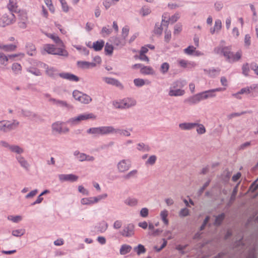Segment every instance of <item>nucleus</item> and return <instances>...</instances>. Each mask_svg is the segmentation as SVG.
Masks as SVG:
<instances>
[{
  "instance_id": "nucleus-1",
  "label": "nucleus",
  "mask_w": 258,
  "mask_h": 258,
  "mask_svg": "<svg viewBox=\"0 0 258 258\" xmlns=\"http://www.w3.org/2000/svg\"><path fill=\"white\" fill-rule=\"evenodd\" d=\"M64 47H56L53 44H46L44 45V50L48 54L68 57L69 53Z\"/></svg>"
},
{
  "instance_id": "nucleus-2",
  "label": "nucleus",
  "mask_w": 258,
  "mask_h": 258,
  "mask_svg": "<svg viewBox=\"0 0 258 258\" xmlns=\"http://www.w3.org/2000/svg\"><path fill=\"white\" fill-rule=\"evenodd\" d=\"M19 122L13 120V122L9 120H3L0 121V132L7 133L15 130L19 125Z\"/></svg>"
},
{
  "instance_id": "nucleus-3",
  "label": "nucleus",
  "mask_w": 258,
  "mask_h": 258,
  "mask_svg": "<svg viewBox=\"0 0 258 258\" xmlns=\"http://www.w3.org/2000/svg\"><path fill=\"white\" fill-rule=\"evenodd\" d=\"M15 17L13 13H11L10 15L5 14L0 19V26L5 27L6 26L14 23L15 21Z\"/></svg>"
},
{
  "instance_id": "nucleus-4",
  "label": "nucleus",
  "mask_w": 258,
  "mask_h": 258,
  "mask_svg": "<svg viewBox=\"0 0 258 258\" xmlns=\"http://www.w3.org/2000/svg\"><path fill=\"white\" fill-rule=\"evenodd\" d=\"M40 66L45 69V74L48 77L55 79L57 76H58L59 73H58V70L54 67H49L45 63H41Z\"/></svg>"
},
{
  "instance_id": "nucleus-5",
  "label": "nucleus",
  "mask_w": 258,
  "mask_h": 258,
  "mask_svg": "<svg viewBox=\"0 0 258 258\" xmlns=\"http://www.w3.org/2000/svg\"><path fill=\"white\" fill-rule=\"evenodd\" d=\"M134 225L133 224H128L124 226L123 229L120 231V234L126 237H129L134 235Z\"/></svg>"
},
{
  "instance_id": "nucleus-6",
  "label": "nucleus",
  "mask_w": 258,
  "mask_h": 258,
  "mask_svg": "<svg viewBox=\"0 0 258 258\" xmlns=\"http://www.w3.org/2000/svg\"><path fill=\"white\" fill-rule=\"evenodd\" d=\"M58 177L59 180L61 182H63L66 181L73 182L77 181L79 178V177L77 175H76L73 174H60L58 175Z\"/></svg>"
},
{
  "instance_id": "nucleus-7",
  "label": "nucleus",
  "mask_w": 258,
  "mask_h": 258,
  "mask_svg": "<svg viewBox=\"0 0 258 258\" xmlns=\"http://www.w3.org/2000/svg\"><path fill=\"white\" fill-rule=\"evenodd\" d=\"M201 100H202V96L199 93L186 98L183 102L188 105H193L198 104Z\"/></svg>"
},
{
  "instance_id": "nucleus-8",
  "label": "nucleus",
  "mask_w": 258,
  "mask_h": 258,
  "mask_svg": "<svg viewBox=\"0 0 258 258\" xmlns=\"http://www.w3.org/2000/svg\"><path fill=\"white\" fill-rule=\"evenodd\" d=\"M117 167L119 172H125L131 167L130 161L127 160L123 159L118 163Z\"/></svg>"
},
{
  "instance_id": "nucleus-9",
  "label": "nucleus",
  "mask_w": 258,
  "mask_h": 258,
  "mask_svg": "<svg viewBox=\"0 0 258 258\" xmlns=\"http://www.w3.org/2000/svg\"><path fill=\"white\" fill-rule=\"evenodd\" d=\"M20 112L21 116L25 117H28L32 120H34L39 118L37 114L29 110L21 109Z\"/></svg>"
},
{
  "instance_id": "nucleus-10",
  "label": "nucleus",
  "mask_w": 258,
  "mask_h": 258,
  "mask_svg": "<svg viewBox=\"0 0 258 258\" xmlns=\"http://www.w3.org/2000/svg\"><path fill=\"white\" fill-rule=\"evenodd\" d=\"M102 80L107 84L115 86L121 89L123 88L122 84L116 79L109 77H103L102 78Z\"/></svg>"
},
{
  "instance_id": "nucleus-11",
  "label": "nucleus",
  "mask_w": 258,
  "mask_h": 258,
  "mask_svg": "<svg viewBox=\"0 0 258 258\" xmlns=\"http://www.w3.org/2000/svg\"><path fill=\"white\" fill-rule=\"evenodd\" d=\"M58 76H59L62 79L73 82H78L80 80L78 76L70 73H61L58 74Z\"/></svg>"
},
{
  "instance_id": "nucleus-12",
  "label": "nucleus",
  "mask_w": 258,
  "mask_h": 258,
  "mask_svg": "<svg viewBox=\"0 0 258 258\" xmlns=\"http://www.w3.org/2000/svg\"><path fill=\"white\" fill-rule=\"evenodd\" d=\"M49 102H51L53 104L61 107H65L67 108H72V106L70 104H69L66 101L57 100L53 98H50L49 99Z\"/></svg>"
},
{
  "instance_id": "nucleus-13",
  "label": "nucleus",
  "mask_w": 258,
  "mask_h": 258,
  "mask_svg": "<svg viewBox=\"0 0 258 258\" xmlns=\"http://www.w3.org/2000/svg\"><path fill=\"white\" fill-rule=\"evenodd\" d=\"M241 51H238L235 54L231 51L230 54H229V58H226V60L230 63H232L239 60L241 57Z\"/></svg>"
},
{
  "instance_id": "nucleus-14",
  "label": "nucleus",
  "mask_w": 258,
  "mask_h": 258,
  "mask_svg": "<svg viewBox=\"0 0 258 258\" xmlns=\"http://www.w3.org/2000/svg\"><path fill=\"white\" fill-rule=\"evenodd\" d=\"M123 109L129 108L134 106L136 104V101L131 98H127L122 99Z\"/></svg>"
},
{
  "instance_id": "nucleus-15",
  "label": "nucleus",
  "mask_w": 258,
  "mask_h": 258,
  "mask_svg": "<svg viewBox=\"0 0 258 258\" xmlns=\"http://www.w3.org/2000/svg\"><path fill=\"white\" fill-rule=\"evenodd\" d=\"M246 258H258V242L255 244L252 248L249 250Z\"/></svg>"
},
{
  "instance_id": "nucleus-16",
  "label": "nucleus",
  "mask_w": 258,
  "mask_h": 258,
  "mask_svg": "<svg viewBox=\"0 0 258 258\" xmlns=\"http://www.w3.org/2000/svg\"><path fill=\"white\" fill-rule=\"evenodd\" d=\"M198 125V123L183 122L179 124V127L182 130H190L194 128Z\"/></svg>"
},
{
  "instance_id": "nucleus-17",
  "label": "nucleus",
  "mask_w": 258,
  "mask_h": 258,
  "mask_svg": "<svg viewBox=\"0 0 258 258\" xmlns=\"http://www.w3.org/2000/svg\"><path fill=\"white\" fill-rule=\"evenodd\" d=\"M16 158L22 167L26 170H29V164L23 156L21 155L17 156Z\"/></svg>"
},
{
  "instance_id": "nucleus-18",
  "label": "nucleus",
  "mask_w": 258,
  "mask_h": 258,
  "mask_svg": "<svg viewBox=\"0 0 258 258\" xmlns=\"http://www.w3.org/2000/svg\"><path fill=\"white\" fill-rule=\"evenodd\" d=\"M222 28V22L219 19H217L215 22L214 26L211 28L210 33L214 34L215 32L219 33Z\"/></svg>"
},
{
  "instance_id": "nucleus-19",
  "label": "nucleus",
  "mask_w": 258,
  "mask_h": 258,
  "mask_svg": "<svg viewBox=\"0 0 258 258\" xmlns=\"http://www.w3.org/2000/svg\"><path fill=\"white\" fill-rule=\"evenodd\" d=\"M111 41L116 46L122 47L125 45L126 40H124V38H119L117 37H112L111 38Z\"/></svg>"
},
{
  "instance_id": "nucleus-20",
  "label": "nucleus",
  "mask_w": 258,
  "mask_h": 258,
  "mask_svg": "<svg viewBox=\"0 0 258 258\" xmlns=\"http://www.w3.org/2000/svg\"><path fill=\"white\" fill-rule=\"evenodd\" d=\"M202 100H205L209 98H213L216 96V94L214 93L213 89L207 90L201 92Z\"/></svg>"
},
{
  "instance_id": "nucleus-21",
  "label": "nucleus",
  "mask_w": 258,
  "mask_h": 258,
  "mask_svg": "<svg viewBox=\"0 0 258 258\" xmlns=\"http://www.w3.org/2000/svg\"><path fill=\"white\" fill-rule=\"evenodd\" d=\"M108 226V225L107 222L105 221H102L96 226L95 228L97 231L103 233L107 230Z\"/></svg>"
},
{
  "instance_id": "nucleus-22",
  "label": "nucleus",
  "mask_w": 258,
  "mask_h": 258,
  "mask_svg": "<svg viewBox=\"0 0 258 258\" xmlns=\"http://www.w3.org/2000/svg\"><path fill=\"white\" fill-rule=\"evenodd\" d=\"M185 94V91L181 89L176 90H169L168 95L171 97H177L183 96Z\"/></svg>"
},
{
  "instance_id": "nucleus-23",
  "label": "nucleus",
  "mask_w": 258,
  "mask_h": 258,
  "mask_svg": "<svg viewBox=\"0 0 258 258\" xmlns=\"http://www.w3.org/2000/svg\"><path fill=\"white\" fill-rule=\"evenodd\" d=\"M62 122L57 121L52 124V129L53 132H55L59 134L62 133Z\"/></svg>"
},
{
  "instance_id": "nucleus-24",
  "label": "nucleus",
  "mask_w": 258,
  "mask_h": 258,
  "mask_svg": "<svg viewBox=\"0 0 258 258\" xmlns=\"http://www.w3.org/2000/svg\"><path fill=\"white\" fill-rule=\"evenodd\" d=\"M101 135H105L109 134H114V128L112 126H101Z\"/></svg>"
},
{
  "instance_id": "nucleus-25",
  "label": "nucleus",
  "mask_w": 258,
  "mask_h": 258,
  "mask_svg": "<svg viewBox=\"0 0 258 258\" xmlns=\"http://www.w3.org/2000/svg\"><path fill=\"white\" fill-rule=\"evenodd\" d=\"M47 36L53 40V41L59 47H64V45L59 37L54 34H49Z\"/></svg>"
},
{
  "instance_id": "nucleus-26",
  "label": "nucleus",
  "mask_w": 258,
  "mask_h": 258,
  "mask_svg": "<svg viewBox=\"0 0 258 258\" xmlns=\"http://www.w3.org/2000/svg\"><path fill=\"white\" fill-rule=\"evenodd\" d=\"M81 121L84 120H87L89 119L94 120L96 119V115L92 113H84L80 114Z\"/></svg>"
},
{
  "instance_id": "nucleus-27",
  "label": "nucleus",
  "mask_w": 258,
  "mask_h": 258,
  "mask_svg": "<svg viewBox=\"0 0 258 258\" xmlns=\"http://www.w3.org/2000/svg\"><path fill=\"white\" fill-rule=\"evenodd\" d=\"M104 45V41L103 40H101L93 42L92 47L95 51H98L102 49Z\"/></svg>"
},
{
  "instance_id": "nucleus-28",
  "label": "nucleus",
  "mask_w": 258,
  "mask_h": 258,
  "mask_svg": "<svg viewBox=\"0 0 258 258\" xmlns=\"http://www.w3.org/2000/svg\"><path fill=\"white\" fill-rule=\"evenodd\" d=\"M140 73L144 75H153L154 74V71L151 67L143 66L140 70Z\"/></svg>"
},
{
  "instance_id": "nucleus-29",
  "label": "nucleus",
  "mask_w": 258,
  "mask_h": 258,
  "mask_svg": "<svg viewBox=\"0 0 258 258\" xmlns=\"http://www.w3.org/2000/svg\"><path fill=\"white\" fill-rule=\"evenodd\" d=\"M132 249L131 245L127 244H122L120 248L119 252L121 255H125L129 253Z\"/></svg>"
},
{
  "instance_id": "nucleus-30",
  "label": "nucleus",
  "mask_w": 258,
  "mask_h": 258,
  "mask_svg": "<svg viewBox=\"0 0 258 258\" xmlns=\"http://www.w3.org/2000/svg\"><path fill=\"white\" fill-rule=\"evenodd\" d=\"M27 54L30 56H33L35 54V46L31 43H29L26 46Z\"/></svg>"
},
{
  "instance_id": "nucleus-31",
  "label": "nucleus",
  "mask_w": 258,
  "mask_h": 258,
  "mask_svg": "<svg viewBox=\"0 0 258 258\" xmlns=\"http://www.w3.org/2000/svg\"><path fill=\"white\" fill-rule=\"evenodd\" d=\"M87 133L92 134L95 136L101 135V126L96 127H91L87 130Z\"/></svg>"
},
{
  "instance_id": "nucleus-32",
  "label": "nucleus",
  "mask_w": 258,
  "mask_h": 258,
  "mask_svg": "<svg viewBox=\"0 0 258 258\" xmlns=\"http://www.w3.org/2000/svg\"><path fill=\"white\" fill-rule=\"evenodd\" d=\"M81 122L80 114L77 116L72 117L68 120L67 122L71 125H76Z\"/></svg>"
},
{
  "instance_id": "nucleus-33",
  "label": "nucleus",
  "mask_w": 258,
  "mask_h": 258,
  "mask_svg": "<svg viewBox=\"0 0 258 258\" xmlns=\"http://www.w3.org/2000/svg\"><path fill=\"white\" fill-rule=\"evenodd\" d=\"M81 98H80L79 102L84 104H89L92 101L91 97L86 94L82 93Z\"/></svg>"
},
{
  "instance_id": "nucleus-34",
  "label": "nucleus",
  "mask_w": 258,
  "mask_h": 258,
  "mask_svg": "<svg viewBox=\"0 0 258 258\" xmlns=\"http://www.w3.org/2000/svg\"><path fill=\"white\" fill-rule=\"evenodd\" d=\"M8 8L12 12H16L17 11V6L16 0H9L8 4Z\"/></svg>"
},
{
  "instance_id": "nucleus-35",
  "label": "nucleus",
  "mask_w": 258,
  "mask_h": 258,
  "mask_svg": "<svg viewBox=\"0 0 258 258\" xmlns=\"http://www.w3.org/2000/svg\"><path fill=\"white\" fill-rule=\"evenodd\" d=\"M220 70L217 69L212 68L211 69H204L205 74L209 75L210 77H214L218 74L220 72Z\"/></svg>"
},
{
  "instance_id": "nucleus-36",
  "label": "nucleus",
  "mask_w": 258,
  "mask_h": 258,
  "mask_svg": "<svg viewBox=\"0 0 258 258\" xmlns=\"http://www.w3.org/2000/svg\"><path fill=\"white\" fill-rule=\"evenodd\" d=\"M16 45L10 44L7 45H2L0 44V49H3L6 51H12L15 50Z\"/></svg>"
},
{
  "instance_id": "nucleus-37",
  "label": "nucleus",
  "mask_w": 258,
  "mask_h": 258,
  "mask_svg": "<svg viewBox=\"0 0 258 258\" xmlns=\"http://www.w3.org/2000/svg\"><path fill=\"white\" fill-rule=\"evenodd\" d=\"M81 203L84 205H91L95 204L93 197L83 198L81 200Z\"/></svg>"
},
{
  "instance_id": "nucleus-38",
  "label": "nucleus",
  "mask_w": 258,
  "mask_h": 258,
  "mask_svg": "<svg viewBox=\"0 0 258 258\" xmlns=\"http://www.w3.org/2000/svg\"><path fill=\"white\" fill-rule=\"evenodd\" d=\"M184 84L182 81H176L172 83L170 87L169 90H176L178 88H182L184 86Z\"/></svg>"
},
{
  "instance_id": "nucleus-39",
  "label": "nucleus",
  "mask_w": 258,
  "mask_h": 258,
  "mask_svg": "<svg viewBox=\"0 0 258 258\" xmlns=\"http://www.w3.org/2000/svg\"><path fill=\"white\" fill-rule=\"evenodd\" d=\"M137 149L143 152H149L150 151L151 148L148 145L141 143L137 144Z\"/></svg>"
},
{
  "instance_id": "nucleus-40",
  "label": "nucleus",
  "mask_w": 258,
  "mask_h": 258,
  "mask_svg": "<svg viewBox=\"0 0 258 258\" xmlns=\"http://www.w3.org/2000/svg\"><path fill=\"white\" fill-rule=\"evenodd\" d=\"M168 212L166 210H163L160 213V217L165 225H167L169 224L168 220L167 217Z\"/></svg>"
},
{
  "instance_id": "nucleus-41",
  "label": "nucleus",
  "mask_w": 258,
  "mask_h": 258,
  "mask_svg": "<svg viewBox=\"0 0 258 258\" xmlns=\"http://www.w3.org/2000/svg\"><path fill=\"white\" fill-rule=\"evenodd\" d=\"M134 249V251L137 252L138 255L144 253L146 251V249L144 246L141 244H139L137 246L135 247Z\"/></svg>"
},
{
  "instance_id": "nucleus-42",
  "label": "nucleus",
  "mask_w": 258,
  "mask_h": 258,
  "mask_svg": "<svg viewBox=\"0 0 258 258\" xmlns=\"http://www.w3.org/2000/svg\"><path fill=\"white\" fill-rule=\"evenodd\" d=\"M169 67L168 63L166 62L162 63L160 68L161 73L163 75L166 74L169 71Z\"/></svg>"
},
{
  "instance_id": "nucleus-43",
  "label": "nucleus",
  "mask_w": 258,
  "mask_h": 258,
  "mask_svg": "<svg viewBox=\"0 0 258 258\" xmlns=\"http://www.w3.org/2000/svg\"><path fill=\"white\" fill-rule=\"evenodd\" d=\"M114 134H118L120 135L129 137L131 135V134L129 131L126 130H121L120 128H114Z\"/></svg>"
},
{
  "instance_id": "nucleus-44",
  "label": "nucleus",
  "mask_w": 258,
  "mask_h": 258,
  "mask_svg": "<svg viewBox=\"0 0 258 258\" xmlns=\"http://www.w3.org/2000/svg\"><path fill=\"white\" fill-rule=\"evenodd\" d=\"M12 69L14 73L17 75L21 73L22 67L21 64L18 63H14L12 66Z\"/></svg>"
},
{
  "instance_id": "nucleus-45",
  "label": "nucleus",
  "mask_w": 258,
  "mask_h": 258,
  "mask_svg": "<svg viewBox=\"0 0 258 258\" xmlns=\"http://www.w3.org/2000/svg\"><path fill=\"white\" fill-rule=\"evenodd\" d=\"M225 218L224 213H222L218 215L216 217L215 220L214 222V225L216 226H219L221 224L222 221Z\"/></svg>"
},
{
  "instance_id": "nucleus-46",
  "label": "nucleus",
  "mask_w": 258,
  "mask_h": 258,
  "mask_svg": "<svg viewBox=\"0 0 258 258\" xmlns=\"http://www.w3.org/2000/svg\"><path fill=\"white\" fill-rule=\"evenodd\" d=\"M10 150L11 152L19 154H22L24 152V150L22 148L17 145H12L10 147Z\"/></svg>"
},
{
  "instance_id": "nucleus-47",
  "label": "nucleus",
  "mask_w": 258,
  "mask_h": 258,
  "mask_svg": "<svg viewBox=\"0 0 258 258\" xmlns=\"http://www.w3.org/2000/svg\"><path fill=\"white\" fill-rule=\"evenodd\" d=\"M124 203L130 206H135L138 204V200L135 198H128L124 201Z\"/></svg>"
},
{
  "instance_id": "nucleus-48",
  "label": "nucleus",
  "mask_w": 258,
  "mask_h": 258,
  "mask_svg": "<svg viewBox=\"0 0 258 258\" xmlns=\"http://www.w3.org/2000/svg\"><path fill=\"white\" fill-rule=\"evenodd\" d=\"M113 47L112 45L106 43L105 45L104 51L107 55H111L113 53Z\"/></svg>"
},
{
  "instance_id": "nucleus-49",
  "label": "nucleus",
  "mask_w": 258,
  "mask_h": 258,
  "mask_svg": "<svg viewBox=\"0 0 258 258\" xmlns=\"http://www.w3.org/2000/svg\"><path fill=\"white\" fill-rule=\"evenodd\" d=\"M151 13L150 8L147 6H143L140 10V13L143 16H146Z\"/></svg>"
},
{
  "instance_id": "nucleus-50",
  "label": "nucleus",
  "mask_w": 258,
  "mask_h": 258,
  "mask_svg": "<svg viewBox=\"0 0 258 258\" xmlns=\"http://www.w3.org/2000/svg\"><path fill=\"white\" fill-rule=\"evenodd\" d=\"M25 233V230L24 229H17L13 230L12 232V234L14 236L16 237H21Z\"/></svg>"
},
{
  "instance_id": "nucleus-51",
  "label": "nucleus",
  "mask_w": 258,
  "mask_h": 258,
  "mask_svg": "<svg viewBox=\"0 0 258 258\" xmlns=\"http://www.w3.org/2000/svg\"><path fill=\"white\" fill-rule=\"evenodd\" d=\"M196 49V48L194 46L190 45V46H188L187 48H186L185 49H184L183 50V51L185 54H186L187 55H193L194 53H195Z\"/></svg>"
},
{
  "instance_id": "nucleus-52",
  "label": "nucleus",
  "mask_w": 258,
  "mask_h": 258,
  "mask_svg": "<svg viewBox=\"0 0 258 258\" xmlns=\"http://www.w3.org/2000/svg\"><path fill=\"white\" fill-rule=\"evenodd\" d=\"M231 52V48L230 46H224L223 48L222 54L225 58H229V54H230V52Z\"/></svg>"
},
{
  "instance_id": "nucleus-53",
  "label": "nucleus",
  "mask_w": 258,
  "mask_h": 258,
  "mask_svg": "<svg viewBox=\"0 0 258 258\" xmlns=\"http://www.w3.org/2000/svg\"><path fill=\"white\" fill-rule=\"evenodd\" d=\"M8 60V56H6L4 53L0 52V63L1 64L7 66Z\"/></svg>"
},
{
  "instance_id": "nucleus-54",
  "label": "nucleus",
  "mask_w": 258,
  "mask_h": 258,
  "mask_svg": "<svg viewBox=\"0 0 258 258\" xmlns=\"http://www.w3.org/2000/svg\"><path fill=\"white\" fill-rule=\"evenodd\" d=\"M249 64L245 63L243 64L242 67V73L245 76H248V73L249 72Z\"/></svg>"
},
{
  "instance_id": "nucleus-55",
  "label": "nucleus",
  "mask_w": 258,
  "mask_h": 258,
  "mask_svg": "<svg viewBox=\"0 0 258 258\" xmlns=\"http://www.w3.org/2000/svg\"><path fill=\"white\" fill-rule=\"evenodd\" d=\"M163 29V28L162 27V25H160L159 23H156L154 31L155 34L160 35L162 33Z\"/></svg>"
},
{
  "instance_id": "nucleus-56",
  "label": "nucleus",
  "mask_w": 258,
  "mask_h": 258,
  "mask_svg": "<svg viewBox=\"0 0 258 258\" xmlns=\"http://www.w3.org/2000/svg\"><path fill=\"white\" fill-rule=\"evenodd\" d=\"M28 71L36 76H40L42 75L41 71L35 68H31L28 69Z\"/></svg>"
},
{
  "instance_id": "nucleus-57",
  "label": "nucleus",
  "mask_w": 258,
  "mask_h": 258,
  "mask_svg": "<svg viewBox=\"0 0 258 258\" xmlns=\"http://www.w3.org/2000/svg\"><path fill=\"white\" fill-rule=\"evenodd\" d=\"M129 33V28L126 26L122 28L121 32V38H124L125 40L126 37L128 36Z\"/></svg>"
},
{
  "instance_id": "nucleus-58",
  "label": "nucleus",
  "mask_w": 258,
  "mask_h": 258,
  "mask_svg": "<svg viewBox=\"0 0 258 258\" xmlns=\"http://www.w3.org/2000/svg\"><path fill=\"white\" fill-rule=\"evenodd\" d=\"M122 104V100L120 101H113L112 102L113 107L117 109H123V105Z\"/></svg>"
},
{
  "instance_id": "nucleus-59",
  "label": "nucleus",
  "mask_w": 258,
  "mask_h": 258,
  "mask_svg": "<svg viewBox=\"0 0 258 258\" xmlns=\"http://www.w3.org/2000/svg\"><path fill=\"white\" fill-rule=\"evenodd\" d=\"M8 219L13 221L14 223H18L19 221H21L22 218L21 216H9L8 217Z\"/></svg>"
},
{
  "instance_id": "nucleus-60",
  "label": "nucleus",
  "mask_w": 258,
  "mask_h": 258,
  "mask_svg": "<svg viewBox=\"0 0 258 258\" xmlns=\"http://www.w3.org/2000/svg\"><path fill=\"white\" fill-rule=\"evenodd\" d=\"M108 27H109V26H108ZM112 32V29L106 27H103L101 30V34L103 36H105L106 35H109Z\"/></svg>"
},
{
  "instance_id": "nucleus-61",
  "label": "nucleus",
  "mask_w": 258,
  "mask_h": 258,
  "mask_svg": "<svg viewBox=\"0 0 258 258\" xmlns=\"http://www.w3.org/2000/svg\"><path fill=\"white\" fill-rule=\"evenodd\" d=\"M157 160V157L155 155H152L150 156L147 161L146 162V165H154Z\"/></svg>"
},
{
  "instance_id": "nucleus-62",
  "label": "nucleus",
  "mask_w": 258,
  "mask_h": 258,
  "mask_svg": "<svg viewBox=\"0 0 258 258\" xmlns=\"http://www.w3.org/2000/svg\"><path fill=\"white\" fill-rule=\"evenodd\" d=\"M138 171L137 170H133L129 172L127 174L123 176V178L125 179H129L132 177H134L137 174Z\"/></svg>"
},
{
  "instance_id": "nucleus-63",
  "label": "nucleus",
  "mask_w": 258,
  "mask_h": 258,
  "mask_svg": "<svg viewBox=\"0 0 258 258\" xmlns=\"http://www.w3.org/2000/svg\"><path fill=\"white\" fill-rule=\"evenodd\" d=\"M135 85L137 87H142L145 84L144 80L142 79H135L134 80Z\"/></svg>"
},
{
  "instance_id": "nucleus-64",
  "label": "nucleus",
  "mask_w": 258,
  "mask_h": 258,
  "mask_svg": "<svg viewBox=\"0 0 258 258\" xmlns=\"http://www.w3.org/2000/svg\"><path fill=\"white\" fill-rule=\"evenodd\" d=\"M223 7V4L221 1H217L214 4V8L217 12L220 11Z\"/></svg>"
}]
</instances>
